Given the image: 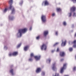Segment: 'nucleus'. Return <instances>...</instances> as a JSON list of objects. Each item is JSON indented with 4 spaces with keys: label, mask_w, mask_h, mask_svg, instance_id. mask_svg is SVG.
<instances>
[{
    "label": "nucleus",
    "mask_w": 76,
    "mask_h": 76,
    "mask_svg": "<svg viewBox=\"0 0 76 76\" xmlns=\"http://www.w3.org/2000/svg\"><path fill=\"white\" fill-rule=\"evenodd\" d=\"M51 61V59L50 58H48L47 60V63H50Z\"/></svg>",
    "instance_id": "6ab92c4d"
},
{
    "label": "nucleus",
    "mask_w": 76,
    "mask_h": 76,
    "mask_svg": "<svg viewBox=\"0 0 76 76\" xmlns=\"http://www.w3.org/2000/svg\"><path fill=\"white\" fill-rule=\"evenodd\" d=\"M58 34V31H56L55 32V35L56 36H57Z\"/></svg>",
    "instance_id": "7c9ffc66"
},
{
    "label": "nucleus",
    "mask_w": 76,
    "mask_h": 76,
    "mask_svg": "<svg viewBox=\"0 0 76 76\" xmlns=\"http://www.w3.org/2000/svg\"><path fill=\"white\" fill-rule=\"evenodd\" d=\"M23 3V1H22L21 3L20 2V5H21V4H22Z\"/></svg>",
    "instance_id": "37998d69"
},
{
    "label": "nucleus",
    "mask_w": 76,
    "mask_h": 76,
    "mask_svg": "<svg viewBox=\"0 0 76 76\" xmlns=\"http://www.w3.org/2000/svg\"><path fill=\"white\" fill-rule=\"evenodd\" d=\"M72 1H74V3L75 2H76V0H72Z\"/></svg>",
    "instance_id": "79ce46f5"
},
{
    "label": "nucleus",
    "mask_w": 76,
    "mask_h": 76,
    "mask_svg": "<svg viewBox=\"0 0 76 76\" xmlns=\"http://www.w3.org/2000/svg\"><path fill=\"white\" fill-rule=\"evenodd\" d=\"M59 51V48H58L57 49V50L56 51L57 52H58Z\"/></svg>",
    "instance_id": "4c0bfd02"
},
{
    "label": "nucleus",
    "mask_w": 76,
    "mask_h": 76,
    "mask_svg": "<svg viewBox=\"0 0 76 76\" xmlns=\"http://www.w3.org/2000/svg\"><path fill=\"white\" fill-rule=\"evenodd\" d=\"M62 42L61 44V46H64L66 43V41L65 40L64 43L63 40H62Z\"/></svg>",
    "instance_id": "ddd939ff"
},
{
    "label": "nucleus",
    "mask_w": 76,
    "mask_h": 76,
    "mask_svg": "<svg viewBox=\"0 0 76 76\" xmlns=\"http://www.w3.org/2000/svg\"><path fill=\"white\" fill-rule=\"evenodd\" d=\"M65 53L64 52H61L60 53V55L61 57H64V56Z\"/></svg>",
    "instance_id": "2eb2a0df"
},
{
    "label": "nucleus",
    "mask_w": 76,
    "mask_h": 76,
    "mask_svg": "<svg viewBox=\"0 0 76 76\" xmlns=\"http://www.w3.org/2000/svg\"><path fill=\"white\" fill-rule=\"evenodd\" d=\"M13 2L12 0H10V1H9V4H12Z\"/></svg>",
    "instance_id": "c85d7f7f"
},
{
    "label": "nucleus",
    "mask_w": 76,
    "mask_h": 76,
    "mask_svg": "<svg viewBox=\"0 0 76 76\" xmlns=\"http://www.w3.org/2000/svg\"><path fill=\"white\" fill-rule=\"evenodd\" d=\"M10 73H11L12 76L15 75V74L13 72V69H12L10 70Z\"/></svg>",
    "instance_id": "f8f14e48"
},
{
    "label": "nucleus",
    "mask_w": 76,
    "mask_h": 76,
    "mask_svg": "<svg viewBox=\"0 0 76 76\" xmlns=\"http://www.w3.org/2000/svg\"><path fill=\"white\" fill-rule=\"evenodd\" d=\"M7 10H3V13H6L7 12Z\"/></svg>",
    "instance_id": "2f4dec72"
},
{
    "label": "nucleus",
    "mask_w": 76,
    "mask_h": 76,
    "mask_svg": "<svg viewBox=\"0 0 76 76\" xmlns=\"http://www.w3.org/2000/svg\"><path fill=\"white\" fill-rule=\"evenodd\" d=\"M39 37H40L39 36L38 37H37L36 38L38 40L39 39Z\"/></svg>",
    "instance_id": "f704fd0d"
},
{
    "label": "nucleus",
    "mask_w": 76,
    "mask_h": 76,
    "mask_svg": "<svg viewBox=\"0 0 76 76\" xmlns=\"http://www.w3.org/2000/svg\"><path fill=\"white\" fill-rule=\"evenodd\" d=\"M70 52H72L73 51V48H70L69 49Z\"/></svg>",
    "instance_id": "393cba45"
},
{
    "label": "nucleus",
    "mask_w": 76,
    "mask_h": 76,
    "mask_svg": "<svg viewBox=\"0 0 76 76\" xmlns=\"http://www.w3.org/2000/svg\"><path fill=\"white\" fill-rule=\"evenodd\" d=\"M55 13H53L52 14V16H53H53H55Z\"/></svg>",
    "instance_id": "e433bc0d"
},
{
    "label": "nucleus",
    "mask_w": 76,
    "mask_h": 76,
    "mask_svg": "<svg viewBox=\"0 0 76 76\" xmlns=\"http://www.w3.org/2000/svg\"><path fill=\"white\" fill-rule=\"evenodd\" d=\"M47 49V46L45 44H43L42 45L41 47V49L42 50H43L44 49L45 50H46Z\"/></svg>",
    "instance_id": "6e6552de"
},
{
    "label": "nucleus",
    "mask_w": 76,
    "mask_h": 76,
    "mask_svg": "<svg viewBox=\"0 0 76 76\" xmlns=\"http://www.w3.org/2000/svg\"><path fill=\"white\" fill-rule=\"evenodd\" d=\"M4 10H7V8H5L4 9Z\"/></svg>",
    "instance_id": "c03bdc74"
},
{
    "label": "nucleus",
    "mask_w": 76,
    "mask_h": 76,
    "mask_svg": "<svg viewBox=\"0 0 76 76\" xmlns=\"http://www.w3.org/2000/svg\"><path fill=\"white\" fill-rule=\"evenodd\" d=\"M27 30V29L26 28L19 29L18 30V32L16 34V36L18 37H21L22 36V34L26 33Z\"/></svg>",
    "instance_id": "f257e3e1"
},
{
    "label": "nucleus",
    "mask_w": 76,
    "mask_h": 76,
    "mask_svg": "<svg viewBox=\"0 0 76 76\" xmlns=\"http://www.w3.org/2000/svg\"><path fill=\"white\" fill-rule=\"evenodd\" d=\"M12 12H11V14L12 15V14H14L15 13V10H12L11 11Z\"/></svg>",
    "instance_id": "5701e85b"
},
{
    "label": "nucleus",
    "mask_w": 76,
    "mask_h": 76,
    "mask_svg": "<svg viewBox=\"0 0 76 76\" xmlns=\"http://www.w3.org/2000/svg\"><path fill=\"white\" fill-rule=\"evenodd\" d=\"M41 71V69L40 68H38L36 70V72L37 73H39Z\"/></svg>",
    "instance_id": "f3484780"
},
{
    "label": "nucleus",
    "mask_w": 76,
    "mask_h": 76,
    "mask_svg": "<svg viewBox=\"0 0 76 76\" xmlns=\"http://www.w3.org/2000/svg\"><path fill=\"white\" fill-rule=\"evenodd\" d=\"M57 10H61V9L60 8H57Z\"/></svg>",
    "instance_id": "ea45409f"
},
{
    "label": "nucleus",
    "mask_w": 76,
    "mask_h": 76,
    "mask_svg": "<svg viewBox=\"0 0 76 76\" xmlns=\"http://www.w3.org/2000/svg\"><path fill=\"white\" fill-rule=\"evenodd\" d=\"M48 34V30H45L44 32V35L45 37Z\"/></svg>",
    "instance_id": "9b49d317"
},
{
    "label": "nucleus",
    "mask_w": 76,
    "mask_h": 76,
    "mask_svg": "<svg viewBox=\"0 0 76 76\" xmlns=\"http://www.w3.org/2000/svg\"><path fill=\"white\" fill-rule=\"evenodd\" d=\"M75 10H71V12L70 13H69V17H71V16L72 14L73 13V16H76V13L75 12Z\"/></svg>",
    "instance_id": "7ed1b4c3"
},
{
    "label": "nucleus",
    "mask_w": 76,
    "mask_h": 76,
    "mask_svg": "<svg viewBox=\"0 0 76 76\" xmlns=\"http://www.w3.org/2000/svg\"><path fill=\"white\" fill-rule=\"evenodd\" d=\"M33 57H31L29 59V61H32L33 60Z\"/></svg>",
    "instance_id": "aec40b11"
},
{
    "label": "nucleus",
    "mask_w": 76,
    "mask_h": 76,
    "mask_svg": "<svg viewBox=\"0 0 76 76\" xmlns=\"http://www.w3.org/2000/svg\"><path fill=\"white\" fill-rule=\"evenodd\" d=\"M18 54V52H14L13 53H10L9 54L10 57H11L12 56H16Z\"/></svg>",
    "instance_id": "423d86ee"
},
{
    "label": "nucleus",
    "mask_w": 76,
    "mask_h": 76,
    "mask_svg": "<svg viewBox=\"0 0 76 76\" xmlns=\"http://www.w3.org/2000/svg\"><path fill=\"white\" fill-rule=\"evenodd\" d=\"M57 12H61V10H57Z\"/></svg>",
    "instance_id": "72a5a7b5"
},
{
    "label": "nucleus",
    "mask_w": 76,
    "mask_h": 76,
    "mask_svg": "<svg viewBox=\"0 0 76 76\" xmlns=\"http://www.w3.org/2000/svg\"><path fill=\"white\" fill-rule=\"evenodd\" d=\"M7 46H4V50H7Z\"/></svg>",
    "instance_id": "473e14b6"
},
{
    "label": "nucleus",
    "mask_w": 76,
    "mask_h": 76,
    "mask_svg": "<svg viewBox=\"0 0 76 76\" xmlns=\"http://www.w3.org/2000/svg\"><path fill=\"white\" fill-rule=\"evenodd\" d=\"M67 65V64L66 63L64 64L63 67H62V68L61 69V73L62 74L64 72V70L66 69V66Z\"/></svg>",
    "instance_id": "20e7f679"
},
{
    "label": "nucleus",
    "mask_w": 76,
    "mask_h": 76,
    "mask_svg": "<svg viewBox=\"0 0 76 76\" xmlns=\"http://www.w3.org/2000/svg\"><path fill=\"white\" fill-rule=\"evenodd\" d=\"M56 63H54L53 64L52 66V70L54 71H56L57 70V68L56 67Z\"/></svg>",
    "instance_id": "39448f33"
},
{
    "label": "nucleus",
    "mask_w": 76,
    "mask_h": 76,
    "mask_svg": "<svg viewBox=\"0 0 76 76\" xmlns=\"http://www.w3.org/2000/svg\"><path fill=\"white\" fill-rule=\"evenodd\" d=\"M31 57H33V58L34 57V55L33 53L31 54Z\"/></svg>",
    "instance_id": "cd10ccee"
},
{
    "label": "nucleus",
    "mask_w": 76,
    "mask_h": 76,
    "mask_svg": "<svg viewBox=\"0 0 76 76\" xmlns=\"http://www.w3.org/2000/svg\"><path fill=\"white\" fill-rule=\"evenodd\" d=\"M64 61V59H61L60 60V61L61 62L63 61Z\"/></svg>",
    "instance_id": "a19ab883"
},
{
    "label": "nucleus",
    "mask_w": 76,
    "mask_h": 76,
    "mask_svg": "<svg viewBox=\"0 0 76 76\" xmlns=\"http://www.w3.org/2000/svg\"><path fill=\"white\" fill-rule=\"evenodd\" d=\"M41 20L43 23H46V18L45 15H42L41 16Z\"/></svg>",
    "instance_id": "f03ea898"
},
{
    "label": "nucleus",
    "mask_w": 76,
    "mask_h": 76,
    "mask_svg": "<svg viewBox=\"0 0 76 76\" xmlns=\"http://www.w3.org/2000/svg\"><path fill=\"white\" fill-rule=\"evenodd\" d=\"M73 26H74V25H72V28H73Z\"/></svg>",
    "instance_id": "de8ad7c7"
},
{
    "label": "nucleus",
    "mask_w": 76,
    "mask_h": 76,
    "mask_svg": "<svg viewBox=\"0 0 76 76\" xmlns=\"http://www.w3.org/2000/svg\"><path fill=\"white\" fill-rule=\"evenodd\" d=\"M41 56L39 55V56H34V58L36 60V61H38L39 60Z\"/></svg>",
    "instance_id": "1a4fd4ad"
},
{
    "label": "nucleus",
    "mask_w": 76,
    "mask_h": 76,
    "mask_svg": "<svg viewBox=\"0 0 76 76\" xmlns=\"http://www.w3.org/2000/svg\"><path fill=\"white\" fill-rule=\"evenodd\" d=\"M69 76L68 75H65V76Z\"/></svg>",
    "instance_id": "09e8293b"
},
{
    "label": "nucleus",
    "mask_w": 76,
    "mask_h": 76,
    "mask_svg": "<svg viewBox=\"0 0 76 76\" xmlns=\"http://www.w3.org/2000/svg\"><path fill=\"white\" fill-rule=\"evenodd\" d=\"M44 3L45 6H48V5H49V3L47 1H45L44 2H43L42 5H43Z\"/></svg>",
    "instance_id": "9d476101"
},
{
    "label": "nucleus",
    "mask_w": 76,
    "mask_h": 76,
    "mask_svg": "<svg viewBox=\"0 0 76 76\" xmlns=\"http://www.w3.org/2000/svg\"><path fill=\"white\" fill-rule=\"evenodd\" d=\"M75 37H76V33L75 34Z\"/></svg>",
    "instance_id": "49530a36"
},
{
    "label": "nucleus",
    "mask_w": 76,
    "mask_h": 76,
    "mask_svg": "<svg viewBox=\"0 0 76 76\" xmlns=\"http://www.w3.org/2000/svg\"><path fill=\"white\" fill-rule=\"evenodd\" d=\"M32 27L31 26V27H30V28H29V30H30V31H31V30H32Z\"/></svg>",
    "instance_id": "58836bf2"
},
{
    "label": "nucleus",
    "mask_w": 76,
    "mask_h": 76,
    "mask_svg": "<svg viewBox=\"0 0 76 76\" xmlns=\"http://www.w3.org/2000/svg\"><path fill=\"white\" fill-rule=\"evenodd\" d=\"M73 44H74L73 47L75 48H76V40H75L73 42Z\"/></svg>",
    "instance_id": "dca6fc26"
},
{
    "label": "nucleus",
    "mask_w": 76,
    "mask_h": 76,
    "mask_svg": "<svg viewBox=\"0 0 76 76\" xmlns=\"http://www.w3.org/2000/svg\"><path fill=\"white\" fill-rule=\"evenodd\" d=\"M54 50H53L52 51V53H53L54 52Z\"/></svg>",
    "instance_id": "a18cd8bd"
},
{
    "label": "nucleus",
    "mask_w": 76,
    "mask_h": 76,
    "mask_svg": "<svg viewBox=\"0 0 76 76\" xmlns=\"http://www.w3.org/2000/svg\"><path fill=\"white\" fill-rule=\"evenodd\" d=\"M76 7L74 6H73L71 8V10H76Z\"/></svg>",
    "instance_id": "4be33fe9"
},
{
    "label": "nucleus",
    "mask_w": 76,
    "mask_h": 76,
    "mask_svg": "<svg viewBox=\"0 0 76 76\" xmlns=\"http://www.w3.org/2000/svg\"><path fill=\"white\" fill-rule=\"evenodd\" d=\"M59 44V42H56V43L54 45V46L55 47L56 46L58 45Z\"/></svg>",
    "instance_id": "c756f323"
},
{
    "label": "nucleus",
    "mask_w": 76,
    "mask_h": 76,
    "mask_svg": "<svg viewBox=\"0 0 76 76\" xmlns=\"http://www.w3.org/2000/svg\"><path fill=\"white\" fill-rule=\"evenodd\" d=\"M63 25H64V26H66V22L65 21H64L63 23Z\"/></svg>",
    "instance_id": "a878e982"
},
{
    "label": "nucleus",
    "mask_w": 76,
    "mask_h": 76,
    "mask_svg": "<svg viewBox=\"0 0 76 76\" xmlns=\"http://www.w3.org/2000/svg\"><path fill=\"white\" fill-rule=\"evenodd\" d=\"M10 8L12 10H15V9L14 7L13 6H12V5L11 4L10 5Z\"/></svg>",
    "instance_id": "a211bd4d"
},
{
    "label": "nucleus",
    "mask_w": 76,
    "mask_h": 76,
    "mask_svg": "<svg viewBox=\"0 0 76 76\" xmlns=\"http://www.w3.org/2000/svg\"><path fill=\"white\" fill-rule=\"evenodd\" d=\"M76 69V67L75 66L74 67V68H73V71H75V70Z\"/></svg>",
    "instance_id": "c9c22d12"
},
{
    "label": "nucleus",
    "mask_w": 76,
    "mask_h": 76,
    "mask_svg": "<svg viewBox=\"0 0 76 76\" xmlns=\"http://www.w3.org/2000/svg\"><path fill=\"white\" fill-rule=\"evenodd\" d=\"M45 73L43 71L42 72V74H41V75L42 76H44L45 75Z\"/></svg>",
    "instance_id": "b1692460"
},
{
    "label": "nucleus",
    "mask_w": 76,
    "mask_h": 76,
    "mask_svg": "<svg viewBox=\"0 0 76 76\" xmlns=\"http://www.w3.org/2000/svg\"><path fill=\"white\" fill-rule=\"evenodd\" d=\"M75 59H76V56H75Z\"/></svg>",
    "instance_id": "8fccbe9b"
},
{
    "label": "nucleus",
    "mask_w": 76,
    "mask_h": 76,
    "mask_svg": "<svg viewBox=\"0 0 76 76\" xmlns=\"http://www.w3.org/2000/svg\"><path fill=\"white\" fill-rule=\"evenodd\" d=\"M9 18L10 20H13L15 19V17L13 16L12 14H10L9 16Z\"/></svg>",
    "instance_id": "0eeeda50"
},
{
    "label": "nucleus",
    "mask_w": 76,
    "mask_h": 76,
    "mask_svg": "<svg viewBox=\"0 0 76 76\" xmlns=\"http://www.w3.org/2000/svg\"><path fill=\"white\" fill-rule=\"evenodd\" d=\"M53 76H59V73H56L55 75H53Z\"/></svg>",
    "instance_id": "bb28decb"
},
{
    "label": "nucleus",
    "mask_w": 76,
    "mask_h": 76,
    "mask_svg": "<svg viewBox=\"0 0 76 76\" xmlns=\"http://www.w3.org/2000/svg\"><path fill=\"white\" fill-rule=\"evenodd\" d=\"M29 46H26L24 47V50L25 51H27L28 49Z\"/></svg>",
    "instance_id": "4468645a"
},
{
    "label": "nucleus",
    "mask_w": 76,
    "mask_h": 76,
    "mask_svg": "<svg viewBox=\"0 0 76 76\" xmlns=\"http://www.w3.org/2000/svg\"><path fill=\"white\" fill-rule=\"evenodd\" d=\"M21 45V43H20L17 46V48H19Z\"/></svg>",
    "instance_id": "412c9836"
}]
</instances>
